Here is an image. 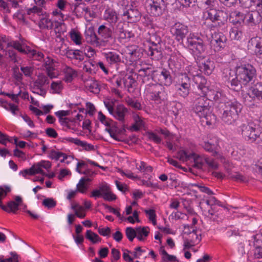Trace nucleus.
I'll return each instance as SVG.
<instances>
[{
	"label": "nucleus",
	"instance_id": "obj_1",
	"mask_svg": "<svg viewBox=\"0 0 262 262\" xmlns=\"http://www.w3.org/2000/svg\"><path fill=\"white\" fill-rule=\"evenodd\" d=\"M256 76V69L250 64L237 67L235 71L227 69L223 73V79L227 86L236 92L242 89L243 85L252 81Z\"/></svg>",
	"mask_w": 262,
	"mask_h": 262
},
{
	"label": "nucleus",
	"instance_id": "obj_2",
	"mask_svg": "<svg viewBox=\"0 0 262 262\" xmlns=\"http://www.w3.org/2000/svg\"><path fill=\"white\" fill-rule=\"evenodd\" d=\"M217 111L221 115V119L225 123L230 125L238 118L242 110V105L236 100H228L217 106Z\"/></svg>",
	"mask_w": 262,
	"mask_h": 262
},
{
	"label": "nucleus",
	"instance_id": "obj_3",
	"mask_svg": "<svg viewBox=\"0 0 262 262\" xmlns=\"http://www.w3.org/2000/svg\"><path fill=\"white\" fill-rule=\"evenodd\" d=\"M238 132H241L245 140L259 145L262 144V133L253 123L245 122L241 124L238 127Z\"/></svg>",
	"mask_w": 262,
	"mask_h": 262
},
{
	"label": "nucleus",
	"instance_id": "obj_4",
	"mask_svg": "<svg viewBox=\"0 0 262 262\" xmlns=\"http://www.w3.org/2000/svg\"><path fill=\"white\" fill-rule=\"evenodd\" d=\"M192 110L200 118H205L207 124H211V118H214L215 116L211 113L209 102L205 96L195 100Z\"/></svg>",
	"mask_w": 262,
	"mask_h": 262
},
{
	"label": "nucleus",
	"instance_id": "obj_5",
	"mask_svg": "<svg viewBox=\"0 0 262 262\" xmlns=\"http://www.w3.org/2000/svg\"><path fill=\"white\" fill-rule=\"evenodd\" d=\"M191 83V77L187 73L179 74L176 84L177 94L181 97L186 98L190 92Z\"/></svg>",
	"mask_w": 262,
	"mask_h": 262
},
{
	"label": "nucleus",
	"instance_id": "obj_6",
	"mask_svg": "<svg viewBox=\"0 0 262 262\" xmlns=\"http://www.w3.org/2000/svg\"><path fill=\"white\" fill-rule=\"evenodd\" d=\"M186 45L187 48L196 54H201L206 49L203 36L194 33H190L187 37Z\"/></svg>",
	"mask_w": 262,
	"mask_h": 262
},
{
	"label": "nucleus",
	"instance_id": "obj_7",
	"mask_svg": "<svg viewBox=\"0 0 262 262\" xmlns=\"http://www.w3.org/2000/svg\"><path fill=\"white\" fill-rule=\"evenodd\" d=\"M244 99L245 104L249 107L254 106L257 100L262 99V82L253 84Z\"/></svg>",
	"mask_w": 262,
	"mask_h": 262
},
{
	"label": "nucleus",
	"instance_id": "obj_8",
	"mask_svg": "<svg viewBox=\"0 0 262 262\" xmlns=\"http://www.w3.org/2000/svg\"><path fill=\"white\" fill-rule=\"evenodd\" d=\"M120 15L128 23H133L139 21L141 17L139 11L133 5H127L120 11Z\"/></svg>",
	"mask_w": 262,
	"mask_h": 262
},
{
	"label": "nucleus",
	"instance_id": "obj_9",
	"mask_svg": "<svg viewBox=\"0 0 262 262\" xmlns=\"http://www.w3.org/2000/svg\"><path fill=\"white\" fill-rule=\"evenodd\" d=\"M151 72L152 73L151 78L155 82L159 83L160 85L166 86H169L172 83V76L168 70L163 69L160 70Z\"/></svg>",
	"mask_w": 262,
	"mask_h": 262
},
{
	"label": "nucleus",
	"instance_id": "obj_10",
	"mask_svg": "<svg viewBox=\"0 0 262 262\" xmlns=\"http://www.w3.org/2000/svg\"><path fill=\"white\" fill-rule=\"evenodd\" d=\"M10 191L11 189L8 186H0V208L6 212L15 213L16 211V196L14 198V201L8 202L7 206L3 205L2 202V200Z\"/></svg>",
	"mask_w": 262,
	"mask_h": 262
},
{
	"label": "nucleus",
	"instance_id": "obj_11",
	"mask_svg": "<svg viewBox=\"0 0 262 262\" xmlns=\"http://www.w3.org/2000/svg\"><path fill=\"white\" fill-rule=\"evenodd\" d=\"M98 39L101 47H105L111 45V41L113 39L112 31L111 28L104 25L100 26L98 29Z\"/></svg>",
	"mask_w": 262,
	"mask_h": 262
},
{
	"label": "nucleus",
	"instance_id": "obj_12",
	"mask_svg": "<svg viewBox=\"0 0 262 262\" xmlns=\"http://www.w3.org/2000/svg\"><path fill=\"white\" fill-rule=\"evenodd\" d=\"M51 166V163L49 161H41L40 162L33 164L29 169H26L24 171H20L24 176L26 174L33 175L36 173H40L45 175V172L41 169L43 167L46 169L50 168Z\"/></svg>",
	"mask_w": 262,
	"mask_h": 262
},
{
	"label": "nucleus",
	"instance_id": "obj_13",
	"mask_svg": "<svg viewBox=\"0 0 262 262\" xmlns=\"http://www.w3.org/2000/svg\"><path fill=\"white\" fill-rule=\"evenodd\" d=\"M171 31L179 42H182L189 33L187 26L179 22L175 23L172 26Z\"/></svg>",
	"mask_w": 262,
	"mask_h": 262
},
{
	"label": "nucleus",
	"instance_id": "obj_14",
	"mask_svg": "<svg viewBox=\"0 0 262 262\" xmlns=\"http://www.w3.org/2000/svg\"><path fill=\"white\" fill-rule=\"evenodd\" d=\"M161 39L160 37L156 38V41H151V46H149L147 51V54L150 56L152 59L159 60L162 57V52L160 42Z\"/></svg>",
	"mask_w": 262,
	"mask_h": 262
},
{
	"label": "nucleus",
	"instance_id": "obj_15",
	"mask_svg": "<svg viewBox=\"0 0 262 262\" xmlns=\"http://www.w3.org/2000/svg\"><path fill=\"white\" fill-rule=\"evenodd\" d=\"M205 97L207 98L208 101H214L215 105L217 108L218 105H220L221 103H224L227 101V98L226 96L224 95L220 91L210 90L206 91L205 94Z\"/></svg>",
	"mask_w": 262,
	"mask_h": 262
},
{
	"label": "nucleus",
	"instance_id": "obj_16",
	"mask_svg": "<svg viewBox=\"0 0 262 262\" xmlns=\"http://www.w3.org/2000/svg\"><path fill=\"white\" fill-rule=\"evenodd\" d=\"M211 43L213 46L215 51H220L226 46V36L222 32H215L212 36Z\"/></svg>",
	"mask_w": 262,
	"mask_h": 262
},
{
	"label": "nucleus",
	"instance_id": "obj_17",
	"mask_svg": "<svg viewBox=\"0 0 262 262\" xmlns=\"http://www.w3.org/2000/svg\"><path fill=\"white\" fill-rule=\"evenodd\" d=\"M150 13L154 16H160L163 14L166 5L164 0H149Z\"/></svg>",
	"mask_w": 262,
	"mask_h": 262
},
{
	"label": "nucleus",
	"instance_id": "obj_18",
	"mask_svg": "<svg viewBox=\"0 0 262 262\" xmlns=\"http://www.w3.org/2000/svg\"><path fill=\"white\" fill-rule=\"evenodd\" d=\"M62 23L57 21H52L50 19L47 17V15L45 17H41L40 19L39 26L41 29H54L56 32L60 33Z\"/></svg>",
	"mask_w": 262,
	"mask_h": 262
},
{
	"label": "nucleus",
	"instance_id": "obj_19",
	"mask_svg": "<svg viewBox=\"0 0 262 262\" xmlns=\"http://www.w3.org/2000/svg\"><path fill=\"white\" fill-rule=\"evenodd\" d=\"M127 24L123 21H119L116 25L115 32L117 34L120 39H124L130 38L134 36V34L132 31L127 30L126 28Z\"/></svg>",
	"mask_w": 262,
	"mask_h": 262
},
{
	"label": "nucleus",
	"instance_id": "obj_20",
	"mask_svg": "<svg viewBox=\"0 0 262 262\" xmlns=\"http://www.w3.org/2000/svg\"><path fill=\"white\" fill-rule=\"evenodd\" d=\"M248 49L257 56L262 54V39L260 37H252L248 42Z\"/></svg>",
	"mask_w": 262,
	"mask_h": 262
},
{
	"label": "nucleus",
	"instance_id": "obj_21",
	"mask_svg": "<svg viewBox=\"0 0 262 262\" xmlns=\"http://www.w3.org/2000/svg\"><path fill=\"white\" fill-rule=\"evenodd\" d=\"M261 13L257 10L252 11L245 14L244 18H245L247 23L249 26L253 27L259 24L261 22L262 20Z\"/></svg>",
	"mask_w": 262,
	"mask_h": 262
},
{
	"label": "nucleus",
	"instance_id": "obj_22",
	"mask_svg": "<svg viewBox=\"0 0 262 262\" xmlns=\"http://www.w3.org/2000/svg\"><path fill=\"white\" fill-rule=\"evenodd\" d=\"M84 36L87 42L96 47H100L98 36L96 34L94 28L90 27L87 29L84 32Z\"/></svg>",
	"mask_w": 262,
	"mask_h": 262
},
{
	"label": "nucleus",
	"instance_id": "obj_23",
	"mask_svg": "<svg viewBox=\"0 0 262 262\" xmlns=\"http://www.w3.org/2000/svg\"><path fill=\"white\" fill-rule=\"evenodd\" d=\"M128 113V110L123 105H117L114 111L112 116L121 123L125 121V117Z\"/></svg>",
	"mask_w": 262,
	"mask_h": 262
},
{
	"label": "nucleus",
	"instance_id": "obj_24",
	"mask_svg": "<svg viewBox=\"0 0 262 262\" xmlns=\"http://www.w3.org/2000/svg\"><path fill=\"white\" fill-rule=\"evenodd\" d=\"M199 67L200 71L205 74L210 75L215 68V64L213 60L209 58L200 62Z\"/></svg>",
	"mask_w": 262,
	"mask_h": 262
},
{
	"label": "nucleus",
	"instance_id": "obj_25",
	"mask_svg": "<svg viewBox=\"0 0 262 262\" xmlns=\"http://www.w3.org/2000/svg\"><path fill=\"white\" fill-rule=\"evenodd\" d=\"M191 80L196 85V87L202 92V94H205L206 91L208 90L206 86L207 80L204 77L201 75L193 76Z\"/></svg>",
	"mask_w": 262,
	"mask_h": 262
},
{
	"label": "nucleus",
	"instance_id": "obj_26",
	"mask_svg": "<svg viewBox=\"0 0 262 262\" xmlns=\"http://www.w3.org/2000/svg\"><path fill=\"white\" fill-rule=\"evenodd\" d=\"M106 61L111 64H118L121 62V58L117 52L109 51L103 53Z\"/></svg>",
	"mask_w": 262,
	"mask_h": 262
},
{
	"label": "nucleus",
	"instance_id": "obj_27",
	"mask_svg": "<svg viewBox=\"0 0 262 262\" xmlns=\"http://www.w3.org/2000/svg\"><path fill=\"white\" fill-rule=\"evenodd\" d=\"M47 0H34L35 4L39 7L34 6L32 8L27 9V14L37 13L38 15H43L44 12L41 7H44Z\"/></svg>",
	"mask_w": 262,
	"mask_h": 262
},
{
	"label": "nucleus",
	"instance_id": "obj_28",
	"mask_svg": "<svg viewBox=\"0 0 262 262\" xmlns=\"http://www.w3.org/2000/svg\"><path fill=\"white\" fill-rule=\"evenodd\" d=\"M17 52L28 56L31 49L27 45L26 40L19 36V39L17 40Z\"/></svg>",
	"mask_w": 262,
	"mask_h": 262
},
{
	"label": "nucleus",
	"instance_id": "obj_29",
	"mask_svg": "<svg viewBox=\"0 0 262 262\" xmlns=\"http://www.w3.org/2000/svg\"><path fill=\"white\" fill-rule=\"evenodd\" d=\"M206 156H200L195 153H190V160H193V167L198 169H203V166L205 162V158Z\"/></svg>",
	"mask_w": 262,
	"mask_h": 262
},
{
	"label": "nucleus",
	"instance_id": "obj_30",
	"mask_svg": "<svg viewBox=\"0 0 262 262\" xmlns=\"http://www.w3.org/2000/svg\"><path fill=\"white\" fill-rule=\"evenodd\" d=\"M210 9L204 13V16L206 19H209L212 21H214L219 16H220L225 11L215 9Z\"/></svg>",
	"mask_w": 262,
	"mask_h": 262
},
{
	"label": "nucleus",
	"instance_id": "obj_31",
	"mask_svg": "<svg viewBox=\"0 0 262 262\" xmlns=\"http://www.w3.org/2000/svg\"><path fill=\"white\" fill-rule=\"evenodd\" d=\"M16 41H13L10 42L7 44L6 55L13 60L14 62L16 61Z\"/></svg>",
	"mask_w": 262,
	"mask_h": 262
},
{
	"label": "nucleus",
	"instance_id": "obj_32",
	"mask_svg": "<svg viewBox=\"0 0 262 262\" xmlns=\"http://www.w3.org/2000/svg\"><path fill=\"white\" fill-rule=\"evenodd\" d=\"M65 139L70 142L73 143L77 145L83 147L86 150L90 151L94 150V146L93 145L89 144L86 142L82 141L77 138L69 137Z\"/></svg>",
	"mask_w": 262,
	"mask_h": 262
},
{
	"label": "nucleus",
	"instance_id": "obj_33",
	"mask_svg": "<svg viewBox=\"0 0 262 262\" xmlns=\"http://www.w3.org/2000/svg\"><path fill=\"white\" fill-rule=\"evenodd\" d=\"M7 141L12 142L16 145L15 148L13 149V155L16 157V137L14 136L13 138H9L8 136L0 132V143L5 144Z\"/></svg>",
	"mask_w": 262,
	"mask_h": 262
},
{
	"label": "nucleus",
	"instance_id": "obj_34",
	"mask_svg": "<svg viewBox=\"0 0 262 262\" xmlns=\"http://www.w3.org/2000/svg\"><path fill=\"white\" fill-rule=\"evenodd\" d=\"M228 19V15L226 12H223L218 18L213 21V26L222 28L225 26Z\"/></svg>",
	"mask_w": 262,
	"mask_h": 262
},
{
	"label": "nucleus",
	"instance_id": "obj_35",
	"mask_svg": "<svg viewBox=\"0 0 262 262\" xmlns=\"http://www.w3.org/2000/svg\"><path fill=\"white\" fill-rule=\"evenodd\" d=\"M50 80L48 77L44 75H40L38 76L37 79L33 83L35 84V86L38 89V88H45V86L49 83Z\"/></svg>",
	"mask_w": 262,
	"mask_h": 262
},
{
	"label": "nucleus",
	"instance_id": "obj_36",
	"mask_svg": "<svg viewBox=\"0 0 262 262\" xmlns=\"http://www.w3.org/2000/svg\"><path fill=\"white\" fill-rule=\"evenodd\" d=\"M105 19L111 24H115L118 19V15L113 10H107L105 13Z\"/></svg>",
	"mask_w": 262,
	"mask_h": 262
},
{
	"label": "nucleus",
	"instance_id": "obj_37",
	"mask_svg": "<svg viewBox=\"0 0 262 262\" xmlns=\"http://www.w3.org/2000/svg\"><path fill=\"white\" fill-rule=\"evenodd\" d=\"M122 80L124 86L127 88L128 89L135 86L136 80L133 77V75L127 74L125 75V77L122 79Z\"/></svg>",
	"mask_w": 262,
	"mask_h": 262
},
{
	"label": "nucleus",
	"instance_id": "obj_38",
	"mask_svg": "<svg viewBox=\"0 0 262 262\" xmlns=\"http://www.w3.org/2000/svg\"><path fill=\"white\" fill-rule=\"evenodd\" d=\"M185 234L189 235L188 239L194 244H198L201 241V234L197 233V230L193 229L191 232H184Z\"/></svg>",
	"mask_w": 262,
	"mask_h": 262
},
{
	"label": "nucleus",
	"instance_id": "obj_39",
	"mask_svg": "<svg viewBox=\"0 0 262 262\" xmlns=\"http://www.w3.org/2000/svg\"><path fill=\"white\" fill-rule=\"evenodd\" d=\"M0 105L2 106L6 110L10 111L13 115L16 114V106L14 104L8 103L6 100L0 98Z\"/></svg>",
	"mask_w": 262,
	"mask_h": 262
},
{
	"label": "nucleus",
	"instance_id": "obj_40",
	"mask_svg": "<svg viewBox=\"0 0 262 262\" xmlns=\"http://www.w3.org/2000/svg\"><path fill=\"white\" fill-rule=\"evenodd\" d=\"M85 237L93 244H96L98 242H101V238L98 234L90 230L86 231Z\"/></svg>",
	"mask_w": 262,
	"mask_h": 262
},
{
	"label": "nucleus",
	"instance_id": "obj_41",
	"mask_svg": "<svg viewBox=\"0 0 262 262\" xmlns=\"http://www.w3.org/2000/svg\"><path fill=\"white\" fill-rule=\"evenodd\" d=\"M22 73H17V81L22 79L23 74L26 76H30L33 72V69L30 67H20Z\"/></svg>",
	"mask_w": 262,
	"mask_h": 262
},
{
	"label": "nucleus",
	"instance_id": "obj_42",
	"mask_svg": "<svg viewBox=\"0 0 262 262\" xmlns=\"http://www.w3.org/2000/svg\"><path fill=\"white\" fill-rule=\"evenodd\" d=\"M86 87L93 93L98 94L100 92V88L97 81L91 80L90 82L86 83Z\"/></svg>",
	"mask_w": 262,
	"mask_h": 262
},
{
	"label": "nucleus",
	"instance_id": "obj_43",
	"mask_svg": "<svg viewBox=\"0 0 262 262\" xmlns=\"http://www.w3.org/2000/svg\"><path fill=\"white\" fill-rule=\"evenodd\" d=\"M203 147L206 151L212 152V155L214 157L218 155V152L215 150L216 146L214 144H211L208 142H205L203 145Z\"/></svg>",
	"mask_w": 262,
	"mask_h": 262
},
{
	"label": "nucleus",
	"instance_id": "obj_44",
	"mask_svg": "<svg viewBox=\"0 0 262 262\" xmlns=\"http://www.w3.org/2000/svg\"><path fill=\"white\" fill-rule=\"evenodd\" d=\"M42 204L48 209H52L56 206V202L53 198H47L42 201Z\"/></svg>",
	"mask_w": 262,
	"mask_h": 262
},
{
	"label": "nucleus",
	"instance_id": "obj_45",
	"mask_svg": "<svg viewBox=\"0 0 262 262\" xmlns=\"http://www.w3.org/2000/svg\"><path fill=\"white\" fill-rule=\"evenodd\" d=\"M88 189V184L85 183L84 177L82 178L77 185V190L81 193H85Z\"/></svg>",
	"mask_w": 262,
	"mask_h": 262
},
{
	"label": "nucleus",
	"instance_id": "obj_46",
	"mask_svg": "<svg viewBox=\"0 0 262 262\" xmlns=\"http://www.w3.org/2000/svg\"><path fill=\"white\" fill-rule=\"evenodd\" d=\"M28 57L32 58L34 60L40 61L43 58V54L41 52H37L36 50L31 49L28 55Z\"/></svg>",
	"mask_w": 262,
	"mask_h": 262
},
{
	"label": "nucleus",
	"instance_id": "obj_47",
	"mask_svg": "<svg viewBox=\"0 0 262 262\" xmlns=\"http://www.w3.org/2000/svg\"><path fill=\"white\" fill-rule=\"evenodd\" d=\"M125 234L128 240L132 242L137 236L136 229L135 230L132 227H127L125 229Z\"/></svg>",
	"mask_w": 262,
	"mask_h": 262
},
{
	"label": "nucleus",
	"instance_id": "obj_48",
	"mask_svg": "<svg viewBox=\"0 0 262 262\" xmlns=\"http://www.w3.org/2000/svg\"><path fill=\"white\" fill-rule=\"evenodd\" d=\"M205 163L207 165L208 168L212 170H215L218 168V164L213 159L209 157H205Z\"/></svg>",
	"mask_w": 262,
	"mask_h": 262
},
{
	"label": "nucleus",
	"instance_id": "obj_49",
	"mask_svg": "<svg viewBox=\"0 0 262 262\" xmlns=\"http://www.w3.org/2000/svg\"><path fill=\"white\" fill-rule=\"evenodd\" d=\"M81 10L85 12V13H89L90 15H91V11L89 8L80 4H75L74 11L76 14V15H77L78 13L81 12Z\"/></svg>",
	"mask_w": 262,
	"mask_h": 262
},
{
	"label": "nucleus",
	"instance_id": "obj_50",
	"mask_svg": "<svg viewBox=\"0 0 262 262\" xmlns=\"http://www.w3.org/2000/svg\"><path fill=\"white\" fill-rule=\"evenodd\" d=\"M243 33L242 31L238 30L237 28L232 29L230 32V36L232 39L238 40H240L242 37Z\"/></svg>",
	"mask_w": 262,
	"mask_h": 262
},
{
	"label": "nucleus",
	"instance_id": "obj_51",
	"mask_svg": "<svg viewBox=\"0 0 262 262\" xmlns=\"http://www.w3.org/2000/svg\"><path fill=\"white\" fill-rule=\"evenodd\" d=\"M176 157L183 161L190 160V153L188 154L186 151L181 150L177 152Z\"/></svg>",
	"mask_w": 262,
	"mask_h": 262
},
{
	"label": "nucleus",
	"instance_id": "obj_52",
	"mask_svg": "<svg viewBox=\"0 0 262 262\" xmlns=\"http://www.w3.org/2000/svg\"><path fill=\"white\" fill-rule=\"evenodd\" d=\"M51 88L53 90V93L59 94L62 89L61 81L52 82L51 84Z\"/></svg>",
	"mask_w": 262,
	"mask_h": 262
},
{
	"label": "nucleus",
	"instance_id": "obj_53",
	"mask_svg": "<svg viewBox=\"0 0 262 262\" xmlns=\"http://www.w3.org/2000/svg\"><path fill=\"white\" fill-rule=\"evenodd\" d=\"M130 54L131 55L130 59L134 61L140 59L142 55L140 49H135Z\"/></svg>",
	"mask_w": 262,
	"mask_h": 262
},
{
	"label": "nucleus",
	"instance_id": "obj_54",
	"mask_svg": "<svg viewBox=\"0 0 262 262\" xmlns=\"http://www.w3.org/2000/svg\"><path fill=\"white\" fill-rule=\"evenodd\" d=\"M81 49L83 55H84L89 58L93 57L95 54V50L90 46H86L84 48H82Z\"/></svg>",
	"mask_w": 262,
	"mask_h": 262
},
{
	"label": "nucleus",
	"instance_id": "obj_55",
	"mask_svg": "<svg viewBox=\"0 0 262 262\" xmlns=\"http://www.w3.org/2000/svg\"><path fill=\"white\" fill-rule=\"evenodd\" d=\"M17 247H18L19 250L20 252H25L28 249L29 246L24 241L19 238H17Z\"/></svg>",
	"mask_w": 262,
	"mask_h": 262
},
{
	"label": "nucleus",
	"instance_id": "obj_56",
	"mask_svg": "<svg viewBox=\"0 0 262 262\" xmlns=\"http://www.w3.org/2000/svg\"><path fill=\"white\" fill-rule=\"evenodd\" d=\"M62 156L66 157V154H64L61 152L56 151L54 150H52L49 155L50 158L52 159H55L57 161L61 158Z\"/></svg>",
	"mask_w": 262,
	"mask_h": 262
},
{
	"label": "nucleus",
	"instance_id": "obj_57",
	"mask_svg": "<svg viewBox=\"0 0 262 262\" xmlns=\"http://www.w3.org/2000/svg\"><path fill=\"white\" fill-rule=\"evenodd\" d=\"M71 39L76 44H81V36L78 32L76 31L71 32L70 33Z\"/></svg>",
	"mask_w": 262,
	"mask_h": 262
},
{
	"label": "nucleus",
	"instance_id": "obj_58",
	"mask_svg": "<svg viewBox=\"0 0 262 262\" xmlns=\"http://www.w3.org/2000/svg\"><path fill=\"white\" fill-rule=\"evenodd\" d=\"M98 233L102 236L110 237L111 233V229L110 227H106L105 228H98Z\"/></svg>",
	"mask_w": 262,
	"mask_h": 262
},
{
	"label": "nucleus",
	"instance_id": "obj_59",
	"mask_svg": "<svg viewBox=\"0 0 262 262\" xmlns=\"http://www.w3.org/2000/svg\"><path fill=\"white\" fill-rule=\"evenodd\" d=\"M145 212L148 215L149 220L155 225L156 224L155 211L154 209L145 210Z\"/></svg>",
	"mask_w": 262,
	"mask_h": 262
},
{
	"label": "nucleus",
	"instance_id": "obj_60",
	"mask_svg": "<svg viewBox=\"0 0 262 262\" xmlns=\"http://www.w3.org/2000/svg\"><path fill=\"white\" fill-rule=\"evenodd\" d=\"M198 3L200 4L201 5L204 7H206L207 8H209L213 7L215 0H198Z\"/></svg>",
	"mask_w": 262,
	"mask_h": 262
},
{
	"label": "nucleus",
	"instance_id": "obj_61",
	"mask_svg": "<svg viewBox=\"0 0 262 262\" xmlns=\"http://www.w3.org/2000/svg\"><path fill=\"white\" fill-rule=\"evenodd\" d=\"M127 104L135 109L140 110L141 109V105L140 102L129 98L126 101Z\"/></svg>",
	"mask_w": 262,
	"mask_h": 262
},
{
	"label": "nucleus",
	"instance_id": "obj_62",
	"mask_svg": "<svg viewBox=\"0 0 262 262\" xmlns=\"http://www.w3.org/2000/svg\"><path fill=\"white\" fill-rule=\"evenodd\" d=\"M136 229L137 234H140L145 237H147L149 233V231L147 230V229H148V227H138L136 228Z\"/></svg>",
	"mask_w": 262,
	"mask_h": 262
},
{
	"label": "nucleus",
	"instance_id": "obj_63",
	"mask_svg": "<svg viewBox=\"0 0 262 262\" xmlns=\"http://www.w3.org/2000/svg\"><path fill=\"white\" fill-rule=\"evenodd\" d=\"M76 75L75 71H73L71 68H68L67 70L66 73V80L68 81H71L73 79V77H74Z\"/></svg>",
	"mask_w": 262,
	"mask_h": 262
},
{
	"label": "nucleus",
	"instance_id": "obj_64",
	"mask_svg": "<svg viewBox=\"0 0 262 262\" xmlns=\"http://www.w3.org/2000/svg\"><path fill=\"white\" fill-rule=\"evenodd\" d=\"M73 59L81 61L84 59V55L82 49L75 50L74 57Z\"/></svg>",
	"mask_w": 262,
	"mask_h": 262
}]
</instances>
